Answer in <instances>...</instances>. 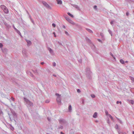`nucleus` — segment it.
Here are the masks:
<instances>
[{
  "instance_id": "44",
  "label": "nucleus",
  "mask_w": 134,
  "mask_h": 134,
  "mask_svg": "<svg viewBox=\"0 0 134 134\" xmlns=\"http://www.w3.org/2000/svg\"><path fill=\"white\" fill-rule=\"evenodd\" d=\"M44 63V62H42L41 63V64L42 65H43Z\"/></svg>"
},
{
  "instance_id": "10",
  "label": "nucleus",
  "mask_w": 134,
  "mask_h": 134,
  "mask_svg": "<svg viewBox=\"0 0 134 134\" xmlns=\"http://www.w3.org/2000/svg\"><path fill=\"white\" fill-rule=\"evenodd\" d=\"M97 112H95L94 114L93 117L94 118H96L97 117Z\"/></svg>"
},
{
  "instance_id": "11",
  "label": "nucleus",
  "mask_w": 134,
  "mask_h": 134,
  "mask_svg": "<svg viewBox=\"0 0 134 134\" xmlns=\"http://www.w3.org/2000/svg\"><path fill=\"white\" fill-rule=\"evenodd\" d=\"M67 14L69 16H70L72 18H74V16L72 14L68 12L67 13Z\"/></svg>"
},
{
  "instance_id": "9",
  "label": "nucleus",
  "mask_w": 134,
  "mask_h": 134,
  "mask_svg": "<svg viewBox=\"0 0 134 134\" xmlns=\"http://www.w3.org/2000/svg\"><path fill=\"white\" fill-rule=\"evenodd\" d=\"M72 110V107L71 105H69L68 107V111L71 112Z\"/></svg>"
},
{
  "instance_id": "51",
  "label": "nucleus",
  "mask_w": 134,
  "mask_h": 134,
  "mask_svg": "<svg viewBox=\"0 0 134 134\" xmlns=\"http://www.w3.org/2000/svg\"><path fill=\"white\" fill-rule=\"evenodd\" d=\"M24 115H25V116H26V115H25V114H24Z\"/></svg>"
},
{
  "instance_id": "54",
  "label": "nucleus",
  "mask_w": 134,
  "mask_h": 134,
  "mask_svg": "<svg viewBox=\"0 0 134 134\" xmlns=\"http://www.w3.org/2000/svg\"><path fill=\"white\" fill-rule=\"evenodd\" d=\"M127 62V61H126V63Z\"/></svg>"
},
{
  "instance_id": "16",
  "label": "nucleus",
  "mask_w": 134,
  "mask_h": 134,
  "mask_svg": "<svg viewBox=\"0 0 134 134\" xmlns=\"http://www.w3.org/2000/svg\"><path fill=\"white\" fill-rule=\"evenodd\" d=\"M116 119L118 120L119 121V122L121 124H122V122L119 119L117 118V117H116Z\"/></svg>"
},
{
  "instance_id": "39",
  "label": "nucleus",
  "mask_w": 134,
  "mask_h": 134,
  "mask_svg": "<svg viewBox=\"0 0 134 134\" xmlns=\"http://www.w3.org/2000/svg\"><path fill=\"white\" fill-rule=\"evenodd\" d=\"M49 51L50 53L52 52V50L51 49H49Z\"/></svg>"
},
{
  "instance_id": "23",
  "label": "nucleus",
  "mask_w": 134,
  "mask_h": 134,
  "mask_svg": "<svg viewBox=\"0 0 134 134\" xmlns=\"http://www.w3.org/2000/svg\"><path fill=\"white\" fill-rule=\"evenodd\" d=\"M77 92L78 93H80L81 91L79 89H77Z\"/></svg>"
},
{
  "instance_id": "8",
  "label": "nucleus",
  "mask_w": 134,
  "mask_h": 134,
  "mask_svg": "<svg viewBox=\"0 0 134 134\" xmlns=\"http://www.w3.org/2000/svg\"><path fill=\"white\" fill-rule=\"evenodd\" d=\"M57 2V3L58 4H62V1L61 0H56Z\"/></svg>"
},
{
  "instance_id": "34",
  "label": "nucleus",
  "mask_w": 134,
  "mask_h": 134,
  "mask_svg": "<svg viewBox=\"0 0 134 134\" xmlns=\"http://www.w3.org/2000/svg\"><path fill=\"white\" fill-rule=\"evenodd\" d=\"M56 64L54 62L53 63V66H55Z\"/></svg>"
},
{
  "instance_id": "15",
  "label": "nucleus",
  "mask_w": 134,
  "mask_h": 134,
  "mask_svg": "<svg viewBox=\"0 0 134 134\" xmlns=\"http://www.w3.org/2000/svg\"><path fill=\"white\" fill-rule=\"evenodd\" d=\"M86 29L87 30V31H88L90 33H92L93 32L91 30H90V29Z\"/></svg>"
},
{
  "instance_id": "43",
  "label": "nucleus",
  "mask_w": 134,
  "mask_h": 134,
  "mask_svg": "<svg viewBox=\"0 0 134 134\" xmlns=\"http://www.w3.org/2000/svg\"><path fill=\"white\" fill-rule=\"evenodd\" d=\"M60 134H64V133H63L62 132H60Z\"/></svg>"
},
{
  "instance_id": "19",
  "label": "nucleus",
  "mask_w": 134,
  "mask_h": 134,
  "mask_svg": "<svg viewBox=\"0 0 134 134\" xmlns=\"http://www.w3.org/2000/svg\"><path fill=\"white\" fill-rule=\"evenodd\" d=\"M120 62L122 64H124L125 63L124 61L122 59H121L120 60Z\"/></svg>"
},
{
  "instance_id": "4",
  "label": "nucleus",
  "mask_w": 134,
  "mask_h": 134,
  "mask_svg": "<svg viewBox=\"0 0 134 134\" xmlns=\"http://www.w3.org/2000/svg\"><path fill=\"white\" fill-rule=\"evenodd\" d=\"M59 121V123L62 124L67 125V121L63 119H60Z\"/></svg>"
},
{
  "instance_id": "50",
  "label": "nucleus",
  "mask_w": 134,
  "mask_h": 134,
  "mask_svg": "<svg viewBox=\"0 0 134 134\" xmlns=\"http://www.w3.org/2000/svg\"><path fill=\"white\" fill-rule=\"evenodd\" d=\"M110 54L112 56H113V55L111 53Z\"/></svg>"
},
{
  "instance_id": "35",
  "label": "nucleus",
  "mask_w": 134,
  "mask_h": 134,
  "mask_svg": "<svg viewBox=\"0 0 134 134\" xmlns=\"http://www.w3.org/2000/svg\"><path fill=\"white\" fill-rule=\"evenodd\" d=\"M8 115L9 116V118H10V120H11V117H10V114H9V113H8Z\"/></svg>"
},
{
  "instance_id": "13",
  "label": "nucleus",
  "mask_w": 134,
  "mask_h": 134,
  "mask_svg": "<svg viewBox=\"0 0 134 134\" xmlns=\"http://www.w3.org/2000/svg\"><path fill=\"white\" fill-rule=\"evenodd\" d=\"M65 18L69 22L71 21V20L68 17H66Z\"/></svg>"
},
{
  "instance_id": "42",
  "label": "nucleus",
  "mask_w": 134,
  "mask_h": 134,
  "mask_svg": "<svg viewBox=\"0 0 134 134\" xmlns=\"http://www.w3.org/2000/svg\"><path fill=\"white\" fill-rule=\"evenodd\" d=\"M126 14L127 16H128L129 14V13L128 12H127L126 13Z\"/></svg>"
},
{
  "instance_id": "3",
  "label": "nucleus",
  "mask_w": 134,
  "mask_h": 134,
  "mask_svg": "<svg viewBox=\"0 0 134 134\" xmlns=\"http://www.w3.org/2000/svg\"><path fill=\"white\" fill-rule=\"evenodd\" d=\"M1 7L5 13L7 14L8 13V10L5 6L3 5H1Z\"/></svg>"
},
{
  "instance_id": "49",
  "label": "nucleus",
  "mask_w": 134,
  "mask_h": 134,
  "mask_svg": "<svg viewBox=\"0 0 134 134\" xmlns=\"http://www.w3.org/2000/svg\"><path fill=\"white\" fill-rule=\"evenodd\" d=\"M98 41H99V42H100V40H98Z\"/></svg>"
},
{
  "instance_id": "17",
  "label": "nucleus",
  "mask_w": 134,
  "mask_h": 134,
  "mask_svg": "<svg viewBox=\"0 0 134 134\" xmlns=\"http://www.w3.org/2000/svg\"><path fill=\"white\" fill-rule=\"evenodd\" d=\"M115 127L116 129H119L118 125L117 124L116 125Z\"/></svg>"
},
{
  "instance_id": "40",
  "label": "nucleus",
  "mask_w": 134,
  "mask_h": 134,
  "mask_svg": "<svg viewBox=\"0 0 134 134\" xmlns=\"http://www.w3.org/2000/svg\"><path fill=\"white\" fill-rule=\"evenodd\" d=\"M97 7V6H96V5H95V6H94V9H96V8Z\"/></svg>"
},
{
  "instance_id": "5",
  "label": "nucleus",
  "mask_w": 134,
  "mask_h": 134,
  "mask_svg": "<svg viewBox=\"0 0 134 134\" xmlns=\"http://www.w3.org/2000/svg\"><path fill=\"white\" fill-rule=\"evenodd\" d=\"M56 100L59 105L61 104V98L60 97H58L56 98Z\"/></svg>"
},
{
  "instance_id": "46",
  "label": "nucleus",
  "mask_w": 134,
  "mask_h": 134,
  "mask_svg": "<svg viewBox=\"0 0 134 134\" xmlns=\"http://www.w3.org/2000/svg\"><path fill=\"white\" fill-rule=\"evenodd\" d=\"M98 120H96L95 121V122H98Z\"/></svg>"
},
{
  "instance_id": "20",
  "label": "nucleus",
  "mask_w": 134,
  "mask_h": 134,
  "mask_svg": "<svg viewBox=\"0 0 134 134\" xmlns=\"http://www.w3.org/2000/svg\"><path fill=\"white\" fill-rule=\"evenodd\" d=\"M3 115V113L2 111L0 109V115Z\"/></svg>"
},
{
  "instance_id": "12",
  "label": "nucleus",
  "mask_w": 134,
  "mask_h": 134,
  "mask_svg": "<svg viewBox=\"0 0 134 134\" xmlns=\"http://www.w3.org/2000/svg\"><path fill=\"white\" fill-rule=\"evenodd\" d=\"M70 134H74V132L73 131V130L72 129L70 130Z\"/></svg>"
},
{
  "instance_id": "2",
  "label": "nucleus",
  "mask_w": 134,
  "mask_h": 134,
  "mask_svg": "<svg viewBox=\"0 0 134 134\" xmlns=\"http://www.w3.org/2000/svg\"><path fill=\"white\" fill-rule=\"evenodd\" d=\"M10 110L13 115V119L15 122H16V120H17L18 118L17 113L11 108L10 109Z\"/></svg>"
},
{
  "instance_id": "41",
  "label": "nucleus",
  "mask_w": 134,
  "mask_h": 134,
  "mask_svg": "<svg viewBox=\"0 0 134 134\" xmlns=\"http://www.w3.org/2000/svg\"><path fill=\"white\" fill-rule=\"evenodd\" d=\"M105 113L106 115H107L108 114V112L107 111H106Z\"/></svg>"
},
{
  "instance_id": "29",
  "label": "nucleus",
  "mask_w": 134,
  "mask_h": 134,
  "mask_svg": "<svg viewBox=\"0 0 134 134\" xmlns=\"http://www.w3.org/2000/svg\"><path fill=\"white\" fill-rule=\"evenodd\" d=\"M130 79L132 80L133 81H134V78H133L132 77H130Z\"/></svg>"
},
{
  "instance_id": "6",
  "label": "nucleus",
  "mask_w": 134,
  "mask_h": 134,
  "mask_svg": "<svg viewBox=\"0 0 134 134\" xmlns=\"http://www.w3.org/2000/svg\"><path fill=\"white\" fill-rule=\"evenodd\" d=\"M43 3L46 7L48 8H49L50 7V6L45 2H43Z\"/></svg>"
},
{
  "instance_id": "48",
  "label": "nucleus",
  "mask_w": 134,
  "mask_h": 134,
  "mask_svg": "<svg viewBox=\"0 0 134 134\" xmlns=\"http://www.w3.org/2000/svg\"><path fill=\"white\" fill-rule=\"evenodd\" d=\"M132 134H134V131H132Z\"/></svg>"
},
{
  "instance_id": "33",
  "label": "nucleus",
  "mask_w": 134,
  "mask_h": 134,
  "mask_svg": "<svg viewBox=\"0 0 134 134\" xmlns=\"http://www.w3.org/2000/svg\"><path fill=\"white\" fill-rule=\"evenodd\" d=\"M107 122L109 124H110V121H109V119H108L107 120Z\"/></svg>"
},
{
  "instance_id": "25",
  "label": "nucleus",
  "mask_w": 134,
  "mask_h": 134,
  "mask_svg": "<svg viewBox=\"0 0 134 134\" xmlns=\"http://www.w3.org/2000/svg\"><path fill=\"white\" fill-rule=\"evenodd\" d=\"M119 103H120V104H121V101L119 102V101H117L116 102V104H118Z\"/></svg>"
},
{
  "instance_id": "52",
  "label": "nucleus",
  "mask_w": 134,
  "mask_h": 134,
  "mask_svg": "<svg viewBox=\"0 0 134 134\" xmlns=\"http://www.w3.org/2000/svg\"><path fill=\"white\" fill-rule=\"evenodd\" d=\"M48 119V121H49V119H48H48Z\"/></svg>"
},
{
  "instance_id": "27",
  "label": "nucleus",
  "mask_w": 134,
  "mask_h": 134,
  "mask_svg": "<svg viewBox=\"0 0 134 134\" xmlns=\"http://www.w3.org/2000/svg\"><path fill=\"white\" fill-rule=\"evenodd\" d=\"M69 22L70 23H71V24H74V22L71 20V21H70Z\"/></svg>"
},
{
  "instance_id": "22",
  "label": "nucleus",
  "mask_w": 134,
  "mask_h": 134,
  "mask_svg": "<svg viewBox=\"0 0 134 134\" xmlns=\"http://www.w3.org/2000/svg\"><path fill=\"white\" fill-rule=\"evenodd\" d=\"M50 102V100L49 99H47L45 101V103H49Z\"/></svg>"
},
{
  "instance_id": "38",
  "label": "nucleus",
  "mask_w": 134,
  "mask_h": 134,
  "mask_svg": "<svg viewBox=\"0 0 134 134\" xmlns=\"http://www.w3.org/2000/svg\"><path fill=\"white\" fill-rule=\"evenodd\" d=\"M53 34L54 35V36L55 37H56V35L55 34V32H53Z\"/></svg>"
},
{
  "instance_id": "14",
  "label": "nucleus",
  "mask_w": 134,
  "mask_h": 134,
  "mask_svg": "<svg viewBox=\"0 0 134 134\" xmlns=\"http://www.w3.org/2000/svg\"><path fill=\"white\" fill-rule=\"evenodd\" d=\"M109 116L110 118L113 121H114V119L111 116L110 114L108 115Z\"/></svg>"
},
{
  "instance_id": "26",
  "label": "nucleus",
  "mask_w": 134,
  "mask_h": 134,
  "mask_svg": "<svg viewBox=\"0 0 134 134\" xmlns=\"http://www.w3.org/2000/svg\"><path fill=\"white\" fill-rule=\"evenodd\" d=\"M27 42L28 44H30L31 42L30 41H27Z\"/></svg>"
},
{
  "instance_id": "53",
  "label": "nucleus",
  "mask_w": 134,
  "mask_h": 134,
  "mask_svg": "<svg viewBox=\"0 0 134 134\" xmlns=\"http://www.w3.org/2000/svg\"><path fill=\"white\" fill-rule=\"evenodd\" d=\"M110 23H111V24L112 23V22H111Z\"/></svg>"
},
{
  "instance_id": "45",
  "label": "nucleus",
  "mask_w": 134,
  "mask_h": 134,
  "mask_svg": "<svg viewBox=\"0 0 134 134\" xmlns=\"http://www.w3.org/2000/svg\"><path fill=\"white\" fill-rule=\"evenodd\" d=\"M82 104H84V101L83 100H82Z\"/></svg>"
},
{
  "instance_id": "28",
  "label": "nucleus",
  "mask_w": 134,
  "mask_h": 134,
  "mask_svg": "<svg viewBox=\"0 0 134 134\" xmlns=\"http://www.w3.org/2000/svg\"><path fill=\"white\" fill-rule=\"evenodd\" d=\"M55 95L57 96H58V97H60V94L58 93H56L55 94Z\"/></svg>"
},
{
  "instance_id": "7",
  "label": "nucleus",
  "mask_w": 134,
  "mask_h": 134,
  "mask_svg": "<svg viewBox=\"0 0 134 134\" xmlns=\"http://www.w3.org/2000/svg\"><path fill=\"white\" fill-rule=\"evenodd\" d=\"M128 101L132 104H134V101L133 100H128Z\"/></svg>"
},
{
  "instance_id": "36",
  "label": "nucleus",
  "mask_w": 134,
  "mask_h": 134,
  "mask_svg": "<svg viewBox=\"0 0 134 134\" xmlns=\"http://www.w3.org/2000/svg\"><path fill=\"white\" fill-rule=\"evenodd\" d=\"M118 132L119 134H121L122 133L121 132H120L119 131H118Z\"/></svg>"
},
{
  "instance_id": "1",
  "label": "nucleus",
  "mask_w": 134,
  "mask_h": 134,
  "mask_svg": "<svg viewBox=\"0 0 134 134\" xmlns=\"http://www.w3.org/2000/svg\"><path fill=\"white\" fill-rule=\"evenodd\" d=\"M24 100L26 103V105L27 107H32L33 106V103L31 101L29 100L26 97H24L23 98Z\"/></svg>"
},
{
  "instance_id": "31",
  "label": "nucleus",
  "mask_w": 134,
  "mask_h": 134,
  "mask_svg": "<svg viewBox=\"0 0 134 134\" xmlns=\"http://www.w3.org/2000/svg\"><path fill=\"white\" fill-rule=\"evenodd\" d=\"M11 99L13 101H14L15 100L14 98L12 97H11Z\"/></svg>"
},
{
  "instance_id": "30",
  "label": "nucleus",
  "mask_w": 134,
  "mask_h": 134,
  "mask_svg": "<svg viewBox=\"0 0 134 134\" xmlns=\"http://www.w3.org/2000/svg\"><path fill=\"white\" fill-rule=\"evenodd\" d=\"M52 25L54 27H55L56 26L55 25L54 23L52 24Z\"/></svg>"
},
{
  "instance_id": "18",
  "label": "nucleus",
  "mask_w": 134,
  "mask_h": 134,
  "mask_svg": "<svg viewBox=\"0 0 134 134\" xmlns=\"http://www.w3.org/2000/svg\"><path fill=\"white\" fill-rule=\"evenodd\" d=\"M58 129H63V127L62 126H60L58 127Z\"/></svg>"
},
{
  "instance_id": "47",
  "label": "nucleus",
  "mask_w": 134,
  "mask_h": 134,
  "mask_svg": "<svg viewBox=\"0 0 134 134\" xmlns=\"http://www.w3.org/2000/svg\"><path fill=\"white\" fill-rule=\"evenodd\" d=\"M53 76H55V77H56V76L55 75H53Z\"/></svg>"
},
{
  "instance_id": "24",
  "label": "nucleus",
  "mask_w": 134,
  "mask_h": 134,
  "mask_svg": "<svg viewBox=\"0 0 134 134\" xmlns=\"http://www.w3.org/2000/svg\"><path fill=\"white\" fill-rule=\"evenodd\" d=\"M10 126H11V128L10 129L12 130H14V128L13 127L12 125H10Z\"/></svg>"
},
{
  "instance_id": "21",
  "label": "nucleus",
  "mask_w": 134,
  "mask_h": 134,
  "mask_svg": "<svg viewBox=\"0 0 134 134\" xmlns=\"http://www.w3.org/2000/svg\"><path fill=\"white\" fill-rule=\"evenodd\" d=\"M91 97L92 98H94L95 97V95L94 94H91Z\"/></svg>"
},
{
  "instance_id": "32",
  "label": "nucleus",
  "mask_w": 134,
  "mask_h": 134,
  "mask_svg": "<svg viewBox=\"0 0 134 134\" xmlns=\"http://www.w3.org/2000/svg\"><path fill=\"white\" fill-rule=\"evenodd\" d=\"M65 33L66 35H69L68 33V32L67 31H65Z\"/></svg>"
},
{
  "instance_id": "37",
  "label": "nucleus",
  "mask_w": 134,
  "mask_h": 134,
  "mask_svg": "<svg viewBox=\"0 0 134 134\" xmlns=\"http://www.w3.org/2000/svg\"><path fill=\"white\" fill-rule=\"evenodd\" d=\"M3 47L2 44L1 43H0V47Z\"/></svg>"
}]
</instances>
